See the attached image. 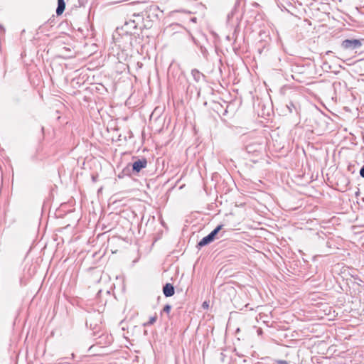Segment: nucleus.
I'll return each mask as SVG.
<instances>
[{
	"mask_svg": "<svg viewBox=\"0 0 364 364\" xmlns=\"http://www.w3.org/2000/svg\"><path fill=\"white\" fill-rule=\"evenodd\" d=\"M261 332H262V331H261V329H259V330L258 331V333H261Z\"/></svg>",
	"mask_w": 364,
	"mask_h": 364,
	"instance_id": "obj_21",
	"label": "nucleus"
},
{
	"mask_svg": "<svg viewBox=\"0 0 364 364\" xmlns=\"http://www.w3.org/2000/svg\"><path fill=\"white\" fill-rule=\"evenodd\" d=\"M223 225H218L209 235L213 238H215V236L218 234V232L223 229Z\"/></svg>",
	"mask_w": 364,
	"mask_h": 364,
	"instance_id": "obj_9",
	"label": "nucleus"
},
{
	"mask_svg": "<svg viewBox=\"0 0 364 364\" xmlns=\"http://www.w3.org/2000/svg\"><path fill=\"white\" fill-rule=\"evenodd\" d=\"M65 9V3L64 0H58V7L56 9V14L61 15Z\"/></svg>",
	"mask_w": 364,
	"mask_h": 364,
	"instance_id": "obj_8",
	"label": "nucleus"
},
{
	"mask_svg": "<svg viewBox=\"0 0 364 364\" xmlns=\"http://www.w3.org/2000/svg\"><path fill=\"white\" fill-rule=\"evenodd\" d=\"M360 175L364 178V165L362 166V168L360 170Z\"/></svg>",
	"mask_w": 364,
	"mask_h": 364,
	"instance_id": "obj_17",
	"label": "nucleus"
},
{
	"mask_svg": "<svg viewBox=\"0 0 364 364\" xmlns=\"http://www.w3.org/2000/svg\"><path fill=\"white\" fill-rule=\"evenodd\" d=\"M78 1L80 6H85L86 4H87L88 0H78Z\"/></svg>",
	"mask_w": 364,
	"mask_h": 364,
	"instance_id": "obj_15",
	"label": "nucleus"
},
{
	"mask_svg": "<svg viewBox=\"0 0 364 364\" xmlns=\"http://www.w3.org/2000/svg\"><path fill=\"white\" fill-rule=\"evenodd\" d=\"M156 320V316H151V317H150L149 321L147 322V324L152 325L155 323Z\"/></svg>",
	"mask_w": 364,
	"mask_h": 364,
	"instance_id": "obj_12",
	"label": "nucleus"
},
{
	"mask_svg": "<svg viewBox=\"0 0 364 364\" xmlns=\"http://www.w3.org/2000/svg\"><path fill=\"white\" fill-rule=\"evenodd\" d=\"M287 108L289 109V112H292V109H293V108H294V109L295 108V107H294V104H293L292 102H290V103H289V105H287Z\"/></svg>",
	"mask_w": 364,
	"mask_h": 364,
	"instance_id": "obj_14",
	"label": "nucleus"
},
{
	"mask_svg": "<svg viewBox=\"0 0 364 364\" xmlns=\"http://www.w3.org/2000/svg\"><path fill=\"white\" fill-rule=\"evenodd\" d=\"M191 75L196 82H200L205 77L204 75L196 69L192 70Z\"/></svg>",
	"mask_w": 364,
	"mask_h": 364,
	"instance_id": "obj_7",
	"label": "nucleus"
},
{
	"mask_svg": "<svg viewBox=\"0 0 364 364\" xmlns=\"http://www.w3.org/2000/svg\"><path fill=\"white\" fill-rule=\"evenodd\" d=\"M132 171L135 173H139L141 169L147 166V160L145 158L137 159L132 164Z\"/></svg>",
	"mask_w": 364,
	"mask_h": 364,
	"instance_id": "obj_4",
	"label": "nucleus"
},
{
	"mask_svg": "<svg viewBox=\"0 0 364 364\" xmlns=\"http://www.w3.org/2000/svg\"><path fill=\"white\" fill-rule=\"evenodd\" d=\"M364 42V39H346L341 43V48L348 51H353L360 49Z\"/></svg>",
	"mask_w": 364,
	"mask_h": 364,
	"instance_id": "obj_1",
	"label": "nucleus"
},
{
	"mask_svg": "<svg viewBox=\"0 0 364 364\" xmlns=\"http://www.w3.org/2000/svg\"><path fill=\"white\" fill-rule=\"evenodd\" d=\"M89 99H90L89 96H87V95H85L83 96V100H84L85 102H89Z\"/></svg>",
	"mask_w": 364,
	"mask_h": 364,
	"instance_id": "obj_18",
	"label": "nucleus"
},
{
	"mask_svg": "<svg viewBox=\"0 0 364 364\" xmlns=\"http://www.w3.org/2000/svg\"><path fill=\"white\" fill-rule=\"evenodd\" d=\"M262 148V144L258 141L249 143L245 146V149L248 154H256L260 152Z\"/></svg>",
	"mask_w": 364,
	"mask_h": 364,
	"instance_id": "obj_3",
	"label": "nucleus"
},
{
	"mask_svg": "<svg viewBox=\"0 0 364 364\" xmlns=\"http://www.w3.org/2000/svg\"><path fill=\"white\" fill-rule=\"evenodd\" d=\"M92 181H95V177L92 176Z\"/></svg>",
	"mask_w": 364,
	"mask_h": 364,
	"instance_id": "obj_22",
	"label": "nucleus"
},
{
	"mask_svg": "<svg viewBox=\"0 0 364 364\" xmlns=\"http://www.w3.org/2000/svg\"><path fill=\"white\" fill-rule=\"evenodd\" d=\"M94 47H97V46L92 44V66L95 65V68H97L104 65L105 57L101 52L94 50Z\"/></svg>",
	"mask_w": 364,
	"mask_h": 364,
	"instance_id": "obj_2",
	"label": "nucleus"
},
{
	"mask_svg": "<svg viewBox=\"0 0 364 364\" xmlns=\"http://www.w3.org/2000/svg\"><path fill=\"white\" fill-rule=\"evenodd\" d=\"M213 238L208 234L207 236L204 237L197 245L198 248H200L203 246H205L213 241Z\"/></svg>",
	"mask_w": 364,
	"mask_h": 364,
	"instance_id": "obj_6",
	"label": "nucleus"
},
{
	"mask_svg": "<svg viewBox=\"0 0 364 364\" xmlns=\"http://www.w3.org/2000/svg\"><path fill=\"white\" fill-rule=\"evenodd\" d=\"M97 85L95 87V89L97 92H102L103 91H106L105 87L102 85V82H96Z\"/></svg>",
	"mask_w": 364,
	"mask_h": 364,
	"instance_id": "obj_11",
	"label": "nucleus"
},
{
	"mask_svg": "<svg viewBox=\"0 0 364 364\" xmlns=\"http://www.w3.org/2000/svg\"><path fill=\"white\" fill-rule=\"evenodd\" d=\"M171 305H169V304H166V305L164 307V309H163V311H164V312H166V313H167V314H168V313L170 312V311H171Z\"/></svg>",
	"mask_w": 364,
	"mask_h": 364,
	"instance_id": "obj_13",
	"label": "nucleus"
},
{
	"mask_svg": "<svg viewBox=\"0 0 364 364\" xmlns=\"http://www.w3.org/2000/svg\"><path fill=\"white\" fill-rule=\"evenodd\" d=\"M276 362L278 364H289L287 361L283 360H277Z\"/></svg>",
	"mask_w": 364,
	"mask_h": 364,
	"instance_id": "obj_16",
	"label": "nucleus"
},
{
	"mask_svg": "<svg viewBox=\"0 0 364 364\" xmlns=\"http://www.w3.org/2000/svg\"><path fill=\"white\" fill-rule=\"evenodd\" d=\"M91 13V7L89 9V15Z\"/></svg>",
	"mask_w": 364,
	"mask_h": 364,
	"instance_id": "obj_20",
	"label": "nucleus"
},
{
	"mask_svg": "<svg viewBox=\"0 0 364 364\" xmlns=\"http://www.w3.org/2000/svg\"><path fill=\"white\" fill-rule=\"evenodd\" d=\"M163 293L166 297L172 296L175 293L174 287L170 283H166L163 287Z\"/></svg>",
	"mask_w": 364,
	"mask_h": 364,
	"instance_id": "obj_5",
	"label": "nucleus"
},
{
	"mask_svg": "<svg viewBox=\"0 0 364 364\" xmlns=\"http://www.w3.org/2000/svg\"><path fill=\"white\" fill-rule=\"evenodd\" d=\"M203 305V306H208V305L206 304V302H204Z\"/></svg>",
	"mask_w": 364,
	"mask_h": 364,
	"instance_id": "obj_19",
	"label": "nucleus"
},
{
	"mask_svg": "<svg viewBox=\"0 0 364 364\" xmlns=\"http://www.w3.org/2000/svg\"><path fill=\"white\" fill-rule=\"evenodd\" d=\"M223 225H218L209 235L213 238H215V236L218 234V232L223 229Z\"/></svg>",
	"mask_w": 364,
	"mask_h": 364,
	"instance_id": "obj_10",
	"label": "nucleus"
}]
</instances>
